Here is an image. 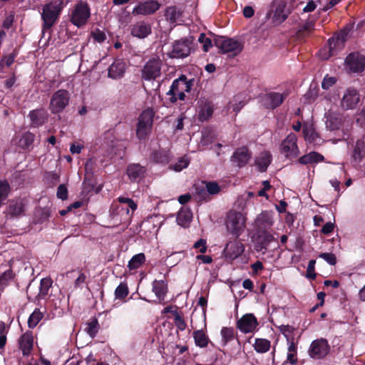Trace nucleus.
<instances>
[{
  "instance_id": "nucleus-1",
  "label": "nucleus",
  "mask_w": 365,
  "mask_h": 365,
  "mask_svg": "<svg viewBox=\"0 0 365 365\" xmlns=\"http://www.w3.org/2000/svg\"><path fill=\"white\" fill-rule=\"evenodd\" d=\"M137 209L136 203L130 198L119 197L117 202H113L110 208V214L113 220L125 222L130 218Z\"/></svg>"
},
{
  "instance_id": "nucleus-2",
  "label": "nucleus",
  "mask_w": 365,
  "mask_h": 365,
  "mask_svg": "<svg viewBox=\"0 0 365 365\" xmlns=\"http://www.w3.org/2000/svg\"><path fill=\"white\" fill-rule=\"evenodd\" d=\"M192 86V80L187 81L185 76L182 75L178 79L174 80L167 95L170 96L171 103H175L178 99L185 100V93L190 92Z\"/></svg>"
},
{
  "instance_id": "nucleus-3",
  "label": "nucleus",
  "mask_w": 365,
  "mask_h": 365,
  "mask_svg": "<svg viewBox=\"0 0 365 365\" xmlns=\"http://www.w3.org/2000/svg\"><path fill=\"white\" fill-rule=\"evenodd\" d=\"M245 220L246 218L242 212L230 211L226 217V228L230 233L237 237L244 232Z\"/></svg>"
},
{
  "instance_id": "nucleus-4",
  "label": "nucleus",
  "mask_w": 365,
  "mask_h": 365,
  "mask_svg": "<svg viewBox=\"0 0 365 365\" xmlns=\"http://www.w3.org/2000/svg\"><path fill=\"white\" fill-rule=\"evenodd\" d=\"M91 16V10L86 2L80 1L75 5L71 14V22L77 27L84 26Z\"/></svg>"
},
{
  "instance_id": "nucleus-5",
  "label": "nucleus",
  "mask_w": 365,
  "mask_h": 365,
  "mask_svg": "<svg viewBox=\"0 0 365 365\" xmlns=\"http://www.w3.org/2000/svg\"><path fill=\"white\" fill-rule=\"evenodd\" d=\"M62 9V1H55L43 6L41 16L43 20L44 29H50L52 27L57 20Z\"/></svg>"
},
{
  "instance_id": "nucleus-6",
  "label": "nucleus",
  "mask_w": 365,
  "mask_h": 365,
  "mask_svg": "<svg viewBox=\"0 0 365 365\" xmlns=\"http://www.w3.org/2000/svg\"><path fill=\"white\" fill-rule=\"evenodd\" d=\"M70 101V93L68 91L60 89L51 96L49 110L53 114H58L66 108Z\"/></svg>"
},
{
  "instance_id": "nucleus-7",
  "label": "nucleus",
  "mask_w": 365,
  "mask_h": 365,
  "mask_svg": "<svg viewBox=\"0 0 365 365\" xmlns=\"http://www.w3.org/2000/svg\"><path fill=\"white\" fill-rule=\"evenodd\" d=\"M154 112L148 108L143 111L138 120L136 134L138 138L145 139L150 133L153 122Z\"/></svg>"
},
{
  "instance_id": "nucleus-8",
  "label": "nucleus",
  "mask_w": 365,
  "mask_h": 365,
  "mask_svg": "<svg viewBox=\"0 0 365 365\" xmlns=\"http://www.w3.org/2000/svg\"><path fill=\"white\" fill-rule=\"evenodd\" d=\"M162 61L159 58H152L144 65L142 69V78L145 81L155 80L161 75Z\"/></svg>"
},
{
  "instance_id": "nucleus-9",
  "label": "nucleus",
  "mask_w": 365,
  "mask_h": 365,
  "mask_svg": "<svg viewBox=\"0 0 365 365\" xmlns=\"http://www.w3.org/2000/svg\"><path fill=\"white\" fill-rule=\"evenodd\" d=\"M280 153L286 158L292 159L297 158L299 154L297 146V138L295 134L290 133L282 140L280 145Z\"/></svg>"
},
{
  "instance_id": "nucleus-10",
  "label": "nucleus",
  "mask_w": 365,
  "mask_h": 365,
  "mask_svg": "<svg viewBox=\"0 0 365 365\" xmlns=\"http://www.w3.org/2000/svg\"><path fill=\"white\" fill-rule=\"evenodd\" d=\"M215 44L224 53H230L231 56H237L242 50V44L233 38L220 37L215 39Z\"/></svg>"
},
{
  "instance_id": "nucleus-11",
  "label": "nucleus",
  "mask_w": 365,
  "mask_h": 365,
  "mask_svg": "<svg viewBox=\"0 0 365 365\" xmlns=\"http://www.w3.org/2000/svg\"><path fill=\"white\" fill-rule=\"evenodd\" d=\"M344 37L338 35L329 39L328 46L320 50L319 57L323 60H327L331 56L335 55L338 51L344 48Z\"/></svg>"
},
{
  "instance_id": "nucleus-12",
  "label": "nucleus",
  "mask_w": 365,
  "mask_h": 365,
  "mask_svg": "<svg viewBox=\"0 0 365 365\" xmlns=\"http://www.w3.org/2000/svg\"><path fill=\"white\" fill-rule=\"evenodd\" d=\"M192 41L193 38L189 36L175 41L173 46V50L170 52V57L185 58L191 52Z\"/></svg>"
},
{
  "instance_id": "nucleus-13",
  "label": "nucleus",
  "mask_w": 365,
  "mask_h": 365,
  "mask_svg": "<svg viewBox=\"0 0 365 365\" xmlns=\"http://www.w3.org/2000/svg\"><path fill=\"white\" fill-rule=\"evenodd\" d=\"M329 351V346L327 341L324 339L313 341L309 349V356L316 359L324 358L328 354Z\"/></svg>"
},
{
  "instance_id": "nucleus-14",
  "label": "nucleus",
  "mask_w": 365,
  "mask_h": 365,
  "mask_svg": "<svg viewBox=\"0 0 365 365\" xmlns=\"http://www.w3.org/2000/svg\"><path fill=\"white\" fill-rule=\"evenodd\" d=\"M272 7V12L274 13L272 19L276 24L282 23L290 13L286 0H274Z\"/></svg>"
},
{
  "instance_id": "nucleus-15",
  "label": "nucleus",
  "mask_w": 365,
  "mask_h": 365,
  "mask_svg": "<svg viewBox=\"0 0 365 365\" xmlns=\"http://www.w3.org/2000/svg\"><path fill=\"white\" fill-rule=\"evenodd\" d=\"M346 68L351 72H361L365 68V56L360 53H351L345 60Z\"/></svg>"
},
{
  "instance_id": "nucleus-16",
  "label": "nucleus",
  "mask_w": 365,
  "mask_h": 365,
  "mask_svg": "<svg viewBox=\"0 0 365 365\" xmlns=\"http://www.w3.org/2000/svg\"><path fill=\"white\" fill-rule=\"evenodd\" d=\"M257 325V320L252 314H246L237 322V327L245 334L255 331Z\"/></svg>"
},
{
  "instance_id": "nucleus-17",
  "label": "nucleus",
  "mask_w": 365,
  "mask_h": 365,
  "mask_svg": "<svg viewBox=\"0 0 365 365\" xmlns=\"http://www.w3.org/2000/svg\"><path fill=\"white\" fill-rule=\"evenodd\" d=\"M160 4L155 0L146 1L137 5L133 10L135 15H150L159 9Z\"/></svg>"
},
{
  "instance_id": "nucleus-18",
  "label": "nucleus",
  "mask_w": 365,
  "mask_h": 365,
  "mask_svg": "<svg viewBox=\"0 0 365 365\" xmlns=\"http://www.w3.org/2000/svg\"><path fill=\"white\" fill-rule=\"evenodd\" d=\"M359 101L360 96L357 91L354 88H348L342 97L341 104L346 109H353Z\"/></svg>"
},
{
  "instance_id": "nucleus-19",
  "label": "nucleus",
  "mask_w": 365,
  "mask_h": 365,
  "mask_svg": "<svg viewBox=\"0 0 365 365\" xmlns=\"http://www.w3.org/2000/svg\"><path fill=\"white\" fill-rule=\"evenodd\" d=\"M151 25L148 22L138 21L130 28V34L138 38H145L151 34Z\"/></svg>"
},
{
  "instance_id": "nucleus-20",
  "label": "nucleus",
  "mask_w": 365,
  "mask_h": 365,
  "mask_svg": "<svg viewBox=\"0 0 365 365\" xmlns=\"http://www.w3.org/2000/svg\"><path fill=\"white\" fill-rule=\"evenodd\" d=\"M251 158V153L247 148L242 147L237 148L231 157V160L238 167L241 168L248 163Z\"/></svg>"
},
{
  "instance_id": "nucleus-21",
  "label": "nucleus",
  "mask_w": 365,
  "mask_h": 365,
  "mask_svg": "<svg viewBox=\"0 0 365 365\" xmlns=\"http://www.w3.org/2000/svg\"><path fill=\"white\" fill-rule=\"evenodd\" d=\"M273 224V214L269 211L262 212L255 220V225L259 231L271 228Z\"/></svg>"
},
{
  "instance_id": "nucleus-22",
  "label": "nucleus",
  "mask_w": 365,
  "mask_h": 365,
  "mask_svg": "<svg viewBox=\"0 0 365 365\" xmlns=\"http://www.w3.org/2000/svg\"><path fill=\"white\" fill-rule=\"evenodd\" d=\"M244 250L242 243L238 241H232L227 244L224 252L226 257L232 260L241 255Z\"/></svg>"
},
{
  "instance_id": "nucleus-23",
  "label": "nucleus",
  "mask_w": 365,
  "mask_h": 365,
  "mask_svg": "<svg viewBox=\"0 0 365 365\" xmlns=\"http://www.w3.org/2000/svg\"><path fill=\"white\" fill-rule=\"evenodd\" d=\"M198 105V119L202 122L207 120L213 114L212 103L207 100H200Z\"/></svg>"
},
{
  "instance_id": "nucleus-24",
  "label": "nucleus",
  "mask_w": 365,
  "mask_h": 365,
  "mask_svg": "<svg viewBox=\"0 0 365 365\" xmlns=\"http://www.w3.org/2000/svg\"><path fill=\"white\" fill-rule=\"evenodd\" d=\"M125 68L126 63L124 61L115 60L108 68V76L113 79L120 78L123 76Z\"/></svg>"
},
{
  "instance_id": "nucleus-25",
  "label": "nucleus",
  "mask_w": 365,
  "mask_h": 365,
  "mask_svg": "<svg viewBox=\"0 0 365 365\" xmlns=\"http://www.w3.org/2000/svg\"><path fill=\"white\" fill-rule=\"evenodd\" d=\"M29 116L34 127L42 125L48 119L47 111L42 108L31 110Z\"/></svg>"
},
{
  "instance_id": "nucleus-26",
  "label": "nucleus",
  "mask_w": 365,
  "mask_h": 365,
  "mask_svg": "<svg viewBox=\"0 0 365 365\" xmlns=\"http://www.w3.org/2000/svg\"><path fill=\"white\" fill-rule=\"evenodd\" d=\"M145 173L144 167L139 164H131L127 168V174L132 181H138L143 178Z\"/></svg>"
},
{
  "instance_id": "nucleus-27",
  "label": "nucleus",
  "mask_w": 365,
  "mask_h": 365,
  "mask_svg": "<svg viewBox=\"0 0 365 365\" xmlns=\"http://www.w3.org/2000/svg\"><path fill=\"white\" fill-rule=\"evenodd\" d=\"M286 94L279 93H270L265 96L266 106L267 108L274 109L280 106L284 99L286 98Z\"/></svg>"
},
{
  "instance_id": "nucleus-28",
  "label": "nucleus",
  "mask_w": 365,
  "mask_h": 365,
  "mask_svg": "<svg viewBox=\"0 0 365 365\" xmlns=\"http://www.w3.org/2000/svg\"><path fill=\"white\" fill-rule=\"evenodd\" d=\"M19 347L22 350L24 355L30 353L33 347V336L32 333L27 331L24 333L19 339Z\"/></svg>"
},
{
  "instance_id": "nucleus-29",
  "label": "nucleus",
  "mask_w": 365,
  "mask_h": 365,
  "mask_svg": "<svg viewBox=\"0 0 365 365\" xmlns=\"http://www.w3.org/2000/svg\"><path fill=\"white\" fill-rule=\"evenodd\" d=\"M152 290L155 293L156 297L160 302L164 300L165 294L168 292V286L163 280H155L153 282Z\"/></svg>"
},
{
  "instance_id": "nucleus-30",
  "label": "nucleus",
  "mask_w": 365,
  "mask_h": 365,
  "mask_svg": "<svg viewBox=\"0 0 365 365\" xmlns=\"http://www.w3.org/2000/svg\"><path fill=\"white\" fill-rule=\"evenodd\" d=\"M272 160L271 154L269 152H263L257 158L256 165L262 172L265 171Z\"/></svg>"
},
{
  "instance_id": "nucleus-31",
  "label": "nucleus",
  "mask_w": 365,
  "mask_h": 365,
  "mask_svg": "<svg viewBox=\"0 0 365 365\" xmlns=\"http://www.w3.org/2000/svg\"><path fill=\"white\" fill-rule=\"evenodd\" d=\"M220 191V187L217 182H206L205 187L202 188L198 192L199 199L200 200L203 199L205 197L204 195H206L207 192L210 195H215V194H217Z\"/></svg>"
},
{
  "instance_id": "nucleus-32",
  "label": "nucleus",
  "mask_w": 365,
  "mask_h": 365,
  "mask_svg": "<svg viewBox=\"0 0 365 365\" xmlns=\"http://www.w3.org/2000/svg\"><path fill=\"white\" fill-rule=\"evenodd\" d=\"M323 160L324 157L321 154L317 152H311L302 156L299 159V163L303 165H307L309 163L321 162Z\"/></svg>"
},
{
  "instance_id": "nucleus-33",
  "label": "nucleus",
  "mask_w": 365,
  "mask_h": 365,
  "mask_svg": "<svg viewBox=\"0 0 365 365\" xmlns=\"http://www.w3.org/2000/svg\"><path fill=\"white\" fill-rule=\"evenodd\" d=\"M100 329V325L96 318L91 319L84 328L85 331L91 337L94 338Z\"/></svg>"
},
{
  "instance_id": "nucleus-34",
  "label": "nucleus",
  "mask_w": 365,
  "mask_h": 365,
  "mask_svg": "<svg viewBox=\"0 0 365 365\" xmlns=\"http://www.w3.org/2000/svg\"><path fill=\"white\" fill-rule=\"evenodd\" d=\"M192 219V213L187 209H181L177 216V222L182 227H186Z\"/></svg>"
},
{
  "instance_id": "nucleus-35",
  "label": "nucleus",
  "mask_w": 365,
  "mask_h": 365,
  "mask_svg": "<svg viewBox=\"0 0 365 365\" xmlns=\"http://www.w3.org/2000/svg\"><path fill=\"white\" fill-rule=\"evenodd\" d=\"M255 350L257 353H266L267 352L271 346V343L269 340L265 339H256L255 344H253Z\"/></svg>"
},
{
  "instance_id": "nucleus-36",
  "label": "nucleus",
  "mask_w": 365,
  "mask_h": 365,
  "mask_svg": "<svg viewBox=\"0 0 365 365\" xmlns=\"http://www.w3.org/2000/svg\"><path fill=\"white\" fill-rule=\"evenodd\" d=\"M341 124V118L336 114L329 113L326 122L327 127L331 130H337Z\"/></svg>"
},
{
  "instance_id": "nucleus-37",
  "label": "nucleus",
  "mask_w": 365,
  "mask_h": 365,
  "mask_svg": "<svg viewBox=\"0 0 365 365\" xmlns=\"http://www.w3.org/2000/svg\"><path fill=\"white\" fill-rule=\"evenodd\" d=\"M145 261V256L143 253L135 255L128 262V267L130 270L139 268Z\"/></svg>"
},
{
  "instance_id": "nucleus-38",
  "label": "nucleus",
  "mask_w": 365,
  "mask_h": 365,
  "mask_svg": "<svg viewBox=\"0 0 365 365\" xmlns=\"http://www.w3.org/2000/svg\"><path fill=\"white\" fill-rule=\"evenodd\" d=\"M181 14L176 6L168 7L165 10V16L167 21L172 24L176 23Z\"/></svg>"
},
{
  "instance_id": "nucleus-39",
  "label": "nucleus",
  "mask_w": 365,
  "mask_h": 365,
  "mask_svg": "<svg viewBox=\"0 0 365 365\" xmlns=\"http://www.w3.org/2000/svg\"><path fill=\"white\" fill-rule=\"evenodd\" d=\"M303 134L306 141L312 143H318L319 141L317 133L311 127H304Z\"/></svg>"
},
{
  "instance_id": "nucleus-40",
  "label": "nucleus",
  "mask_w": 365,
  "mask_h": 365,
  "mask_svg": "<svg viewBox=\"0 0 365 365\" xmlns=\"http://www.w3.org/2000/svg\"><path fill=\"white\" fill-rule=\"evenodd\" d=\"M297 348L296 344L293 341H289L287 361L291 364H295L297 361Z\"/></svg>"
},
{
  "instance_id": "nucleus-41",
  "label": "nucleus",
  "mask_w": 365,
  "mask_h": 365,
  "mask_svg": "<svg viewBox=\"0 0 365 365\" xmlns=\"http://www.w3.org/2000/svg\"><path fill=\"white\" fill-rule=\"evenodd\" d=\"M52 281L50 278H43L41 280L39 292L38 297L39 298H44L48 293V290L51 287Z\"/></svg>"
},
{
  "instance_id": "nucleus-42",
  "label": "nucleus",
  "mask_w": 365,
  "mask_h": 365,
  "mask_svg": "<svg viewBox=\"0 0 365 365\" xmlns=\"http://www.w3.org/2000/svg\"><path fill=\"white\" fill-rule=\"evenodd\" d=\"M43 313L39 309H36L28 319V325L30 328H34L42 319Z\"/></svg>"
},
{
  "instance_id": "nucleus-43",
  "label": "nucleus",
  "mask_w": 365,
  "mask_h": 365,
  "mask_svg": "<svg viewBox=\"0 0 365 365\" xmlns=\"http://www.w3.org/2000/svg\"><path fill=\"white\" fill-rule=\"evenodd\" d=\"M194 339L197 346L205 347L208 344V339L203 331L197 330L193 333Z\"/></svg>"
},
{
  "instance_id": "nucleus-44",
  "label": "nucleus",
  "mask_w": 365,
  "mask_h": 365,
  "mask_svg": "<svg viewBox=\"0 0 365 365\" xmlns=\"http://www.w3.org/2000/svg\"><path fill=\"white\" fill-rule=\"evenodd\" d=\"M34 135L30 132L25 133L19 140V145L24 149L29 148L34 141Z\"/></svg>"
},
{
  "instance_id": "nucleus-45",
  "label": "nucleus",
  "mask_w": 365,
  "mask_h": 365,
  "mask_svg": "<svg viewBox=\"0 0 365 365\" xmlns=\"http://www.w3.org/2000/svg\"><path fill=\"white\" fill-rule=\"evenodd\" d=\"M24 211V205L21 201L11 202L9 207V213L14 216L21 215Z\"/></svg>"
},
{
  "instance_id": "nucleus-46",
  "label": "nucleus",
  "mask_w": 365,
  "mask_h": 365,
  "mask_svg": "<svg viewBox=\"0 0 365 365\" xmlns=\"http://www.w3.org/2000/svg\"><path fill=\"white\" fill-rule=\"evenodd\" d=\"M365 143L362 140H358L356 142V145L352 154V158L355 161H360L362 159V152L364 149Z\"/></svg>"
},
{
  "instance_id": "nucleus-47",
  "label": "nucleus",
  "mask_w": 365,
  "mask_h": 365,
  "mask_svg": "<svg viewBox=\"0 0 365 365\" xmlns=\"http://www.w3.org/2000/svg\"><path fill=\"white\" fill-rule=\"evenodd\" d=\"M153 160L158 163L165 164L169 162V154L166 150H159L153 153Z\"/></svg>"
},
{
  "instance_id": "nucleus-48",
  "label": "nucleus",
  "mask_w": 365,
  "mask_h": 365,
  "mask_svg": "<svg viewBox=\"0 0 365 365\" xmlns=\"http://www.w3.org/2000/svg\"><path fill=\"white\" fill-rule=\"evenodd\" d=\"M245 104L246 101L245 100H242L240 96H235L233 101L229 103L228 109H232L237 113Z\"/></svg>"
},
{
  "instance_id": "nucleus-49",
  "label": "nucleus",
  "mask_w": 365,
  "mask_h": 365,
  "mask_svg": "<svg viewBox=\"0 0 365 365\" xmlns=\"http://www.w3.org/2000/svg\"><path fill=\"white\" fill-rule=\"evenodd\" d=\"M190 164V160L187 157L183 156L180 158L177 163L170 165V168L176 172H180L182 169L186 168Z\"/></svg>"
},
{
  "instance_id": "nucleus-50",
  "label": "nucleus",
  "mask_w": 365,
  "mask_h": 365,
  "mask_svg": "<svg viewBox=\"0 0 365 365\" xmlns=\"http://www.w3.org/2000/svg\"><path fill=\"white\" fill-rule=\"evenodd\" d=\"M221 335L224 345L234 339L235 331L231 327H223L221 329Z\"/></svg>"
},
{
  "instance_id": "nucleus-51",
  "label": "nucleus",
  "mask_w": 365,
  "mask_h": 365,
  "mask_svg": "<svg viewBox=\"0 0 365 365\" xmlns=\"http://www.w3.org/2000/svg\"><path fill=\"white\" fill-rule=\"evenodd\" d=\"M13 278V272L11 270L4 272L0 276V289L3 290L7 285L8 282Z\"/></svg>"
},
{
  "instance_id": "nucleus-52",
  "label": "nucleus",
  "mask_w": 365,
  "mask_h": 365,
  "mask_svg": "<svg viewBox=\"0 0 365 365\" xmlns=\"http://www.w3.org/2000/svg\"><path fill=\"white\" fill-rule=\"evenodd\" d=\"M128 294V287L124 283H120L115 290V298L123 299Z\"/></svg>"
},
{
  "instance_id": "nucleus-53",
  "label": "nucleus",
  "mask_w": 365,
  "mask_h": 365,
  "mask_svg": "<svg viewBox=\"0 0 365 365\" xmlns=\"http://www.w3.org/2000/svg\"><path fill=\"white\" fill-rule=\"evenodd\" d=\"M259 238L261 239L260 250L266 249L268 244L274 240V236L267 232H264L263 234L259 236Z\"/></svg>"
},
{
  "instance_id": "nucleus-54",
  "label": "nucleus",
  "mask_w": 365,
  "mask_h": 365,
  "mask_svg": "<svg viewBox=\"0 0 365 365\" xmlns=\"http://www.w3.org/2000/svg\"><path fill=\"white\" fill-rule=\"evenodd\" d=\"M198 41L202 44L204 51L207 52L212 46V40L207 37L205 34H200L198 38Z\"/></svg>"
},
{
  "instance_id": "nucleus-55",
  "label": "nucleus",
  "mask_w": 365,
  "mask_h": 365,
  "mask_svg": "<svg viewBox=\"0 0 365 365\" xmlns=\"http://www.w3.org/2000/svg\"><path fill=\"white\" fill-rule=\"evenodd\" d=\"M6 329L4 322L0 321V349L4 347L6 342Z\"/></svg>"
},
{
  "instance_id": "nucleus-56",
  "label": "nucleus",
  "mask_w": 365,
  "mask_h": 365,
  "mask_svg": "<svg viewBox=\"0 0 365 365\" xmlns=\"http://www.w3.org/2000/svg\"><path fill=\"white\" fill-rule=\"evenodd\" d=\"M35 215L39 221L43 222L49 217L50 211L47 208H39L36 210Z\"/></svg>"
},
{
  "instance_id": "nucleus-57",
  "label": "nucleus",
  "mask_w": 365,
  "mask_h": 365,
  "mask_svg": "<svg viewBox=\"0 0 365 365\" xmlns=\"http://www.w3.org/2000/svg\"><path fill=\"white\" fill-rule=\"evenodd\" d=\"M336 82V78L335 77L329 76V75H326L322 81V88L327 90L330 87H331Z\"/></svg>"
},
{
  "instance_id": "nucleus-58",
  "label": "nucleus",
  "mask_w": 365,
  "mask_h": 365,
  "mask_svg": "<svg viewBox=\"0 0 365 365\" xmlns=\"http://www.w3.org/2000/svg\"><path fill=\"white\" fill-rule=\"evenodd\" d=\"M319 257L324 259L330 265H334L336 263V256L333 253H321Z\"/></svg>"
},
{
  "instance_id": "nucleus-59",
  "label": "nucleus",
  "mask_w": 365,
  "mask_h": 365,
  "mask_svg": "<svg viewBox=\"0 0 365 365\" xmlns=\"http://www.w3.org/2000/svg\"><path fill=\"white\" fill-rule=\"evenodd\" d=\"M56 195L61 200H66L68 197V190L66 185L61 184L58 187Z\"/></svg>"
},
{
  "instance_id": "nucleus-60",
  "label": "nucleus",
  "mask_w": 365,
  "mask_h": 365,
  "mask_svg": "<svg viewBox=\"0 0 365 365\" xmlns=\"http://www.w3.org/2000/svg\"><path fill=\"white\" fill-rule=\"evenodd\" d=\"M194 247L199 249L200 252L205 253L207 250L206 240L200 239L198 241L195 242Z\"/></svg>"
},
{
  "instance_id": "nucleus-61",
  "label": "nucleus",
  "mask_w": 365,
  "mask_h": 365,
  "mask_svg": "<svg viewBox=\"0 0 365 365\" xmlns=\"http://www.w3.org/2000/svg\"><path fill=\"white\" fill-rule=\"evenodd\" d=\"M93 37L95 41H98V43H102L106 39V34L103 31L97 30L93 33Z\"/></svg>"
},
{
  "instance_id": "nucleus-62",
  "label": "nucleus",
  "mask_w": 365,
  "mask_h": 365,
  "mask_svg": "<svg viewBox=\"0 0 365 365\" xmlns=\"http://www.w3.org/2000/svg\"><path fill=\"white\" fill-rule=\"evenodd\" d=\"M255 11L252 6H247L243 9V15L245 18H251L254 16Z\"/></svg>"
},
{
  "instance_id": "nucleus-63",
  "label": "nucleus",
  "mask_w": 365,
  "mask_h": 365,
  "mask_svg": "<svg viewBox=\"0 0 365 365\" xmlns=\"http://www.w3.org/2000/svg\"><path fill=\"white\" fill-rule=\"evenodd\" d=\"M16 56L14 54H11L9 56H5L1 63L6 64L7 66H10L14 61Z\"/></svg>"
},
{
  "instance_id": "nucleus-64",
  "label": "nucleus",
  "mask_w": 365,
  "mask_h": 365,
  "mask_svg": "<svg viewBox=\"0 0 365 365\" xmlns=\"http://www.w3.org/2000/svg\"><path fill=\"white\" fill-rule=\"evenodd\" d=\"M334 224L332 222H327L322 227V232L324 234H329L334 230Z\"/></svg>"
}]
</instances>
